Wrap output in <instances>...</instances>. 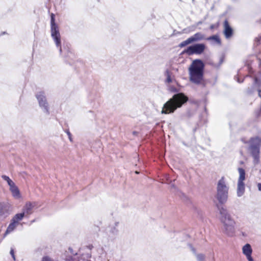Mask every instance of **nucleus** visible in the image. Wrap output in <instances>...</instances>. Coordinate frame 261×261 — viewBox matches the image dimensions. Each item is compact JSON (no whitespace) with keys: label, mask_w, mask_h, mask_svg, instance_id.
<instances>
[{"label":"nucleus","mask_w":261,"mask_h":261,"mask_svg":"<svg viewBox=\"0 0 261 261\" xmlns=\"http://www.w3.org/2000/svg\"><path fill=\"white\" fill-rule=\"evenodd\" d=\"M10 254L12 255L13 259L15 260V255H14V250H13V249H11V250H10Z\"/></svg>","instance_id":"c85d7f7f"},{"label":"nucleus","mask_w":261,"mask_h":261,"mask_svg":"<svg viewBox=\"0 0 261 261\" xmlns=\"http://www.w3.org/2000/svg\"><path fill=\"white\" fill-rule=\"evenodd\" d=\"M242 252L248 261H254L253 258L251 256L252 249L249 244H246L243 246Z\"/></svg>","instance_id":"f8f14e48"},{"label":"nucleus","mask_w":261,"mask_h":261,"mask_svg":"<svg viewBox=\"0 0 261 261\" xmlns=\"http://www.w3.org/2000/svg\"><path fill=\"white\" fill-rule=\"evenodd\" d=\"M172 91H175V90H174V89H173V90H171Z\"/></svg>","instance_id":"72a5a7b5"},{"label":"nucleus","mask_w":261,"mask_h":261,"mask_svg":"<svg viewBox=\"0 0 261 261\" xmlns=\"http://www.w3.org/2000/svg\"><path fill=\"white\" fill-rule=\"evenodd\" d=\"M228 187L224 177L218 181L217 187V198L219 202L225 203L228 198Z\"/></svg>","instance_id":"20e7f679"},{"label":"nucleus","mask_w":261,"mask_h":261,"mask_svg":"<svg viewBox=\"0 0 261 261\" xmlns=\"http://www.w3.org/2000/svg\"><path fill=\"white\" fill-rule=\"evenodd\" d=\"M165 75L166 76V82L167 83H170L173 81V79L171 77L170 72L168 70H166L165 72Z\"/></svg>","instance_id":"6ab92c4d"},{"label":"nucleus","mask_w":261,"mask_h":261,"mask_svg":"<svg viewBox=\"0 0 261 261\" xmlns=\"http://www.w3.org/2000/svg\"><path fill=\"white\" fill-rule=\"evenodd\" d=\"M260 40H261V35H258L257 37H256L254 39V45H256V46H257L260 43Z\"/></svg>","instance_id":"412c9836"},{"label":"nucleus","mask_w":261,"mask_h":261,"mask_svg":"<svg viewBox=\"0 0 261 261\" xmlns=\"http://www.w3.org/2000/svg\"><path fill=\"white\" fill-rule=\"evenodd\" d=\"M2 178L7 182L8 185H9L10 184H11L12 182V181H13L12 180H11L10 178V177L9 176L5 175H2Z\"/></svg>","instance_id":"5701e85b"},{"label":"nucleus","mask_w":261,"mask_h":261,"mask_svg":"<svg viewBox=\"0 0 261 261\" xmlns=\"http://www.w3.org/2000/svg\"><path fill=\"white\" fill-rule=\"evenodd\" d=\"M36 97L43 112L48 115L49 114V106L47 102L45 93L43 91H39L36 94Z\"/></svg>","instance_id":"6e6552de"},{"label":"nucleus","mask_w":261,"mask_h":261,"mask_svg":"<svg viewBox=\"0 0 261 261\" xmlns=\"http://www.w3.org/2000/svg\"><path fill=\"white\" fill-rule=\"evenodd\" d=\"M22 219L23 214L15 215L11 219V222L8 225L4 236H6L7 234L12 232L18 225L19 221H21Z\"/></svg>","instance_id":"9d476101"},{"label":"nucleus","mask_w":261,"mask_h":261,"mask_svg":"<svg viewBox=\"0 0 261 261\" xmlns=\"http://www.w3.org/2000/svg\"><path fill=\"white\" fill-rule=\"evenodd\" d=\"M36 206L35 202H28L25 203L22 209V213L18 214H23V218L25 215H30L33 213V209Z\"/></svg>","instance_id":"9b49d317"},{"label":"nucleus","mask_w":261,"mask_h":261,"mask_svg":"<svg viewBox=\"0 0 261 261\" xmlns=\"http://www.w3.org/2000/svg\"><path fill=\"white\" fill-rule=\"evenodd\" d=\"M224 34L226 38H229L232 35V29L230 27L227 20H225L224 23Z\"/></svg>","instance_id":"ddd939ff"},{"label":"nucleus","mask_w":261,"mask_h":261,"mask_svg":"<svg viewBox=\"0 0 261 261\" xmlns=\"http://www.w3.org/2000/svg\"><path fill=\"white\" fill-rule=\"evenodd\" d=\"M173 71L175 73H177L179 71H181L182 70V69L181 68H176V67H173L172 68Z\"/></svg>","instance_id":"393cba45"},{"label":"nucleus","mask_w":261,"mask_h":261,"mask_svg":"<svg viewBox=\"0 0 261 261\" xmlns=\"http://www.w3.org/2000/svg\"><path fill=\"white\" fill-rule=\"evenodd\" d=\"M66 261H74V259L71 257L67 258Z\"/></svg>","instance_id":"7c9ffc66"},{"label":"nucleus","mask_w":261,"mask_h":261,"mask_svg":"<svg viewBox=\"0 0 261 261\" xmlns=\"http://www.w3.org/2000/svg\"><path fill=\"white\" fill-rule=\"evenodd\" d=\"M261 144V140L258 138H252L250 140V145L249 150L254 158L255 164H257L259 161V147Z\"/></svg>","instance_id":"39448f33"},{"label":"nucleus","mask_w":261,"mask_h":261,"mask_svg":"<svg viewBox=\"0 0 261 261\" xmlns=\"http://www.w3.org/2000/svg\"><path fill=\"white\" fill-rule=\"evenodd\" d=\"M203 50H185L184 51L182 54H184V53H187L188 55H192L193 54H200Z\"/></svg>","instance_id":"a211bd4d"},{"label":"nucleus","mask_w":261,"mask_h":261,"mask_svg":"<svg viewBox=\"0 0 261 261\" xmlns=\"http://www.w3.org/2000/svg\"><path fill=\"white\" fill-rule=\"evenodd\" d=\"M205 45L203 43L195 44L189 46L187 49H204Z\"/></svg>","instance_id":"f3484780"},{"label":"nucleus","mask_w":261,"mask_h":261,"mask_svg":"<svg viewBox=\"0 0 261 261\" xmlns=\"http://www.w3.org/2000/svg\"><path fill=\"white\" fill-rule=\"evenodd\" d=\"M50 25L51 37L55 42L57 47H61L60 34L58 26L55 23V15L54 14H51V15Z\"/></svg>","instance_id":"423d86ee"},{"label":"nucleus","mask_w":261,"mask_h":261,"mask_svg":"<svg viewBox=\"0 0 261 261\" xmlns=\"http://www.w3.org/2000/svg\"><path fill=\"white\" fill-rule=\"evenodd\" d=\"M41 261H53V260L48 256H45L42 257Z\"/></svg>","instance_id":"a878e982"},{"label":"nucleus","mask_w":261,"mask_h":261,"mask_svg":"<svg viewBox=\"0 0 261 261\" xmlns=\"http://www.w3.org/2000/svg\"><path fill=\"white\" fill-rule=\"evenodd\" d=\"M205 39V36L204 34H203L201 32H198L195 33L193 36H191L190 37L188 38L186 40L182 41L181 42L179 45L178 46L179 47H184L186 46V45L193 43L195 42H197L199 41H201L202 40H204Z\"/></svg>","instance_id":"1a4fd4ad"},{"label":"nucleus","mask_w":261,"mask_h":261,"mask_svg":"<svg viewBox=\"0 0 261 261\" xmlns=\"http://www.w3.org/2000/svg\"><path fill=\"white\" fill-rule=\"evenodd\" d=\"M10 191L11 192L12 195L14 198L16 199H19L21 198V196L20 192L18 189V188L16 186L10 189Z\"/></svg>","instance_id":"4468645a"},{"label":"nucleus","mask_w":261,"mask_h":261,"mask_svg":"<svg viewBox=\"0 0 261 261\" xmlns=\"http://www.w3.org/2000/svg\"><path fill=\"white\" fill-rule=\"evenodd\" d=\"M65 132L67 134L70 141V142H72V137H71V134L70 133V132L68 130H66L65 131Z\"/></svg>","instance_id":"bb28decb"},{"label":"nucleus","mask_w":261,"mask_h":261,"mask_svg":"<svg viewBox=\"0 0 261 261\" xmlns=\"http://www.w3.org/2000/svg\"><path fill=\"white\" fill-rule=\"evenodd\" d=\"M219 219L222 224L223 232L229 236H232L236 231V223L226 209L222 207L219 209Z\"/></svg>","instance_id":"f257e3e1"},{"label":"nucleus","mask_w":261,"mask_h":261,"mask_svg":"<svg viewBox=\"0 0 261 261\" xmlns=\"http://www.w3.org/2000/svg\"><path fill=\"white\" fill-rule=\"evenodd\" d=\"M118 223H115V225L113 227H110L108 229V232H109L110 233H112V235L115 236L118 234V230L117 228V227L118 226Z\"/></svg>","instance_id":"dca6fc26"},{"label":"nucleus","mask_w":261,"mask_h":261,"mask_svg":"<svg viewBox=\"0 0 261 261\" xmlns=\"http://www.w3.org/2000/svg\"><path fill=\"white\" fill-rule=\"evenodd\" d=\"M196 257L198 261H204L205 259V256L202 254H197Z\"/></svg>","instance_id":"b1692460"},{"label":"nucleus","mask_w":261,"mask_h":261,"mask_svg":"<svg viewBox=\"0 0 261 261\" xmlns=\"http://www.w3.org/2000/svg\"><path fill=\"white\" fill-rule=\"evenodd\" d=\"M6 211V207L4 205L0 204V217L4 216Z\"/></svg>","instance_id":"aec40b11"},{"label":"nucleus","mask_w":261,"mask_h":261,"mask_svg":"<svg viewBox=\"0 0 261 261\" xmlns=\"http://www.w3.org/2000/svg\"><path fill=\"white\" fill-rule=\"evenodd\" d=\"M2 178L7 182L8 185H9L10 184H11L12 182V181H13L12 180H11L10 178V177L9 176L5 175H2Z\"/></svg>","instance_id":"4be33fe9"},{"label":"nucleus","mask_w":261,"mask_h":261,"mask_svg":"<svg viewBox=\"0 0 261 261\" xmlns=\"http://www.w3.org/2000/svg\"><path fill=\"white\" fill-rule=\"evenodd\" d=\"M213 28H214V25H212L211 26V29H213Z\"/></svg>","instance_id":"473e14b6"},{"label":"nucleus","mask_w":261,"mask_h":261,"mask_svg":"<svg viewBox=\"0 0 261 261\" xmlns=\"http://www.w3.org/2000/svg\"><path fill=\"white\" fill-rule=\"evenodd\" d=\"M8 186H9V190L13 187H14L15 186H16V185L15 184L14 182L13 181H12V182L11 184H10L9 185H8Z\"/></svg>","instance_id":"cd10ccee"},{"label":"nucleus","mask_w":261,"mask_h":261,"mask_svg":"<svg viewBox=\"0 0 261 261\" xmlns=\"http://www.w3.org/2000/svg\"><path fill=\"white\" fill-rule=\"evenodd\" d=\"M188 99V98L182 93L174 95L164 105L161 113L168 114L173 113L186 102Z\"/></svg>","instance_id":"f03ea898"},{"label":"nucleus","mask_w":261,"mask_h":261,"mask_svg":"<svg viewBox=\"0 0 261 261\" xmlns=\"http://www.w3.org/2000/svg\"><path fill=\"white\" fill-rule=\"evenodd\" d=\"M207 40L211 41L212 44L219 45L221 44V40L218 35H214L207 38Z\"/></svg>","instance_id":"2eb2a0df"},{"label":"nucleus","mask_w":261,"mask_h":261,"mask_svg":"<svg viewBox=\"0 0 261 261\" xmlns=\"http://www.w3.org/2000/svg\"><path fill=\"white\" fill-rule=\"evenodd\" d=\"M204 64L199 60H194L189 68V79L196 84H201L203 80Z\"/></svg>","instance_id":"7ed1b4c3"},{"label":"nucleus","mask_w":261,"mask_h":261,"mask_svg":"<svg viewBox=\"0 0 261 261\" xmlns=\"http://www.w3.org/2000/svg\"><path fill=\"white\" fill-rule=\"evenodd\" d=\"M258 82V78L255 77V82L257 83Z\"/></svg>","instance_id":"2f4dec72"},{"label":"nucleus","mask_w":261,"mask_h":261,"mask_svg":"<svg viewBox=\"0 0 261 261\" xmlns=\"http://www.w3.org/2000/svg\"><path fill=\"white\" fill-rule=\"evenodd\" d=\"M257 186L258 190L259 191H261V182L258 183L257 185Z\"/></svg>","instance_id":"c756f323"},{"label":"nucleus","mask_w":261,"mask_h":261,"mask_svg":"<svg viewBox=\"0 0 261 261\" xmlns=\"http://www.w3.org/2000/svg\"><path fill=\"white\" fill-rule=\"evenodd\" d=\"M239 177L237 184V194L238 197H241L245 193V185L244 181L245 179V170L241 168L238 169Z\"/></svg>","instance_id":"0eeeda50"}]
</instances>
